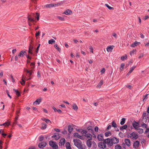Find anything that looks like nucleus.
<instances>
[{"mask_svg": "<svg viewBox=\"0 0 149 149\" xmlns=\"http://www.w3.org/2000/svg\"><path fill=\"white\" fill-rule=\"evenodd\" d=\"M111 125H108L106 129L107 130L110 129L111 128Z\"/></svg>", "mask_w": 149, "mask_h": 149, "instance_id": "nucleus-63", "label": "nucleus"}, {"mask_svg": "<svg viewBox=\"0 0 149 149\" xmlns=\"http://www.w3.org/2000/svg\"><path fill=\"white\" fill-rule=\"evenodd\" d=\"M127 59V56L126 54H125L124 56H123L120 57V59L122 61H124L125 60Z\"/></svg>", "mask_w": 149, "mask_h": 149, "instance_id": "nucleus-35", "label": "nucleus"}, {"mask_svg": "<svg viewBox=\"0 0 149 149\" xmlns=\"http://www.w3.org/2000/svg\"><path fill=\"white\" fill-rule=\"evenodd\" d=\"M136 67V66L135 65L133 66L132 67H131L130 68V71L127 74V75H129L131 73Z\"/></svg>", "mask_w": 149, "mask_h": 149, "instance_id": "nucleus-19", "label": "nucleus"}, {"mask_svg": "<svg viewBox=\"0 0 149 149\" xmlns=\"http://www.w3.org/2000/svg\"><path fill=\"white\" fill-rule=\"evenodd\" d=\"M57 18L61 21H63L64 20V18L63 17H61L60 16H58Z\"/></svg>", "mask_w": 149, "mask_h": 149, "instance_id": "nucleus-53", "label": "nucleus"}, {"mask_svg": "<svg viewBox=\"0 0 149 149\" xmlns=\"http://www.w3.org/2000/svg\"><path fill=\"white\" fill-rule=\"evenodd\" d=\"M52 138H54L55 139L57 140L60 138V136L59 135H54L52 136Z\"/></svg>", "mask_w": 149, "mask_h": 149, "instance_id": "nucleus-24", "label": "nucleus"}, {"mask_svg": "<svg viewBox=\"0 0 149 149\" xmlns=\"http://www.w3.org/2000/svg\"><path fill=\"white\" fill-rule=\"evenodd\" d=\"M54 47L58 51H60L61 49L58 47V45L57 44H55L54 45Z\"/></svg>", "mask_w": 149, "mask_h": 149, "instance_id": "nucleus-45", "label": "nucleus"}, {"mask_svg": "<svg viewBox=\"0 0 149 149\" xmlns=\"http://www.w3.org/2000/svg\"><path fill=\"white\" fill-rule=\"evenodd\" d=\"M65 143V140L64 138H62L60 140V141L59 143V145L60 146H64V145Z\"/></svg>", "mask_w": 149, "mask_h": 149, "instance_id": "nucleus-6", "label": "nucleus"}, {"mask_svg": "<svg viewBox=\"0 0 149 149\" xmlns=\"http://www.w3.org/2000/svg\"><path fill=\"white\" fill-rule=\"evenodd\" d=\"M112 126L113 127L116 128L117 126V125L114 121H113L111 123Z\"/></svg>", "mask_w": 149, "mask_h": 149, "instance_id": "nucleus-38", "label": "nucleus"}, {"mask_svg": "<svg viewBox=\"0 0 149 149\" xmlns=\"http://www.w3.org/2000/svg\"><path fill=\"white\" fill-rule=\"evenodd\" d=\"M39 140L40 141H42L44 139V137L43 136H40L39 138Z\"/></svg>", "mask_w": 149, "mask_h": 149, "instance_id": "nucleus-52", "label": "nucleus"}, {"mask_svg": "<svg viewBox=\"0 0 149 149\" xmlns=\"http://www.w3.org/2000/svg\"><path fill=\"white\" fill-rule=\"evenodd\" d=\"M126 119L125 118H123L121 120V121L120 122V124L121 125H123L125 123Z\"/></svg>", "mask_w": 149, "mask_h": 149, "instance_id": "nucleus-39", "label": "nucleus"}, {"mask_svg": "<svg viewBox=\"0 0 149 149\" xmlns=\"http://www.w3.org/2000/svg\"><path fill=\"white\" fill-rule=\"evenodd\" d=\"M10 76L11 78V79H12V81L14 83V82H15V79H14V78H13V76H12V75H10Z\"/></svg>", "mask_w": 149, "mask_h": 149, "instance_id": "nucleus-62", "label": "nucleus"}, {"mask_svg": "<svg viewBox=\"0 0 149 149\" xmlns=\"http://www.w3.org/2000/svg\"><path fill=\"white\" fill-rule=\"evenodd\" d=\"M13 91L15 92L16 95L18 96H19L20 95V93L18 91V90L15 89H13Z\"/></svg>", "mask_w": 149, "mask_h": 149, "instance_id": "nucleus-40", "label": "nucleus"}, {"mask_svg": "<svg viewBox=\"0 0 149 149\" xmlns=\"http://www.w3.org/2000/svg\"><path fill=\"white\" fill-rule=\"evenodd\" d=\"M87 133L90 132L92 134L94 133L93 130L91 126H89L87 127Z\"/></svg>", "mask_w": 149, "mask_h": 149, "instance_id": "nucleus-14", "label": "nucleus"}, {"mask_svg": "<svg viewBox=\"0 0 149 149\" xmlns=\"http://www.w3.org/2000/svg\"><path fill=\"white\" fill-rule=\"evenodd\" d=\"M41 102V98L37 99L33 103L34 105L39 104Z\"/></svg>", "mask_w": 149, "mask_h": 149, "instance_id": "nucleus-16", "label": "nucleus"}, {"mask_svg": "<svg viewBox=\"0 0 149 149\" xmlns=\"http://www.w3.org/2000/svg\"><path fill=\"white\" fill-rule=\"evenodd\" d=\"M85 136L88 139V140L92 139V134L90 133H87Z\"/></svg>", "mask_w": 149, "mask_h": 149, "instance_id": "nucleus-15", "label": "nucleus"}, {"mask_svg": "<svg viewBox=\"0 0 149 149\" xmlns=\"http://www.w3.org/2000/svg\"><path fill=\"white\" fill-rule=\"evenodd\" d=\"M55 41L53 39H51L48 41V43L49 44H52L53 43H55Z\"/></svg>", "mask_w": 149, "mask_h": 149, "instance_id": "nucleus-42", "label": "nucleus"}, {"mask_svg": "<svg viewBox=\"0 0 149 149\" xmlns=\"http://www.w3.org/2000/svg\"><path fill=\"white\" fill-rule=\"evenodd\" d=\"M47 145L46 143V142H43L41 143H40L38 144V147L39 148H43L45 147Z\"/></svg>", "mask_w": 149, "mask_h": 149, "instance_id": "nucleus-12", "label": "nucleus"}, {"mask_svg": "<svg viewBox=\"0 0 149 149\" xmlns=\"http://www.w3.org/2000/svg\"><path fill=\"white\" fill-rule=\"evenodd\" d=\"M106 139L103 140V142H100L98 143V146L99 147L102 148L104 149L107 147L106 144L107 145V140H106Z\"/></svg>", "mask_w": 149, "mask_h": 149, "instance_id": "nucleus-3", "label": "nucleus"}, {"mask_svg": "<svg viewBox=\"0 0 149 149\" xmlns=\"http://www.w3.org/2000/svg\"><path fill=\"white\" fill-rule=\"evenodd\" d=\"M103 81L102 80H101L100 81L99 84L97 85V86L99 87V88L103 84Z\"/></svg>", "mask_w": 149, "mask_h": 149, "instance_id": "nucleus-44", "label": "nucleus"}, {"mask_svg": "<svg viewBox=\"0 0 149 149\" xmlns=\"http://www.w3.org/2000/svg\"><path fill=\"white\" fill-rule=\"evenodd\" d=\"M98 128L97 126H95V127L94 130L95 132H97L98 131Z\"/></svg>", "mask_w": 149, "mask_h": 149, "instance_id": "nucleus-64", "label": "nucleus"}, {"mask_svg": "<svg viewBox=\"0 0 149 149\" xmlns=\"http://www.w3.org/2000/svg\"><path fill=\"white\" fill-rule=\"evenodd\" d=\"M142 127L143 128H146L147 127V125L145 123H143L141 125Z\"/></svg>", "mask_w": 149, "mask_h": 149, "instance_id": "nucleus-56", "label": "nucleus"}, {"mask_svg": "<svg viewBox=\"0 0 149 149\" xmlns=\"http://www.w3.org/2000/svg\"><path fill=\"white\" fill-rule=\"evenodd\" d=\"M127 126L126 125H125L124 126H121L120 127V130H123L126 129L127 128Z\"/></svg>", "mask_w": 149, "mask_h": 149, "instance_id": "nucleus-36", "label": "nucleus"}, {"mask_svg": "<svg viewBox=\"0 0 149 149\" xmlns=\"http://www.w3.org/2000/svg\"><path fill=\"white\" fill-rule=\"evenodd\" d=\"M54 6L53 3H50L46 5L45 6V7L46 8H51V7H53Z\"/></svg>", "mask_w": 149, "mask_h": 149, "instance_id": "nucleus-28", "label": "nucleus"}, {"mask_svg": "<svg viewBox=\"0 0 149 149\" xmlns=\"http://www.w3.org/2000/svg\"><path fill=\"white\" fill-rule=\"evenodd\" d=\"M42 126L41 127L42 130H45L46 128L47 127V125L45 123L42 124Z\"/></svg>", "mask_w": 149, "mask_h": 149, "instance_id": "nucleus-26", "label": "nucleus"}, {"mask_svg": "<svg viewBox=\"0 0 149 149\" xmlns=\"http://www.w3.org/2000/svg\"><path fill=\"white\" fill-rule=\"evenodd\" d=\"M74 145L79 149H86V146L83 145L81 141L78 139H75L73 140Z\"/></svg>", "mask_w": 149, "mask_h": 149, "instance_id": "nucleus-2", "label": "nucleus"}, {"mask_svg": "<svg viewBox=\"0 0 149 149\" xmlns=\"http://www.w3.org/2000/svg\"><path fill=\"white\" fill-rule=\"evenodd\" d=\"M136 51V50L133 49L132 51H131L130 52V54L131 56H132L134 54V52Z\"/></svg>", "mask_w": 149, "mask_h": 149, "instance_id": "nucleus-50", "label": "nucleus"}, {"mask_svg": "<svg viewBox=\"0 0 149 149\" xmlns=\"http://www.w3.org/2000/svg\"><path fill=\"white\" fill-rule=\"evenodd\" d=\"M50 146L54 149H57L58 147L55 142L53 141H50L49 142Z\"/></svg>", "mask_w": 149, "mask_h": 149, "instance_id": "nucleus-5", "label": "nucleus"}, {"mask_svg": "<svg viewBox=\"0 0 149 149\" xmlns=\"http://www.w3.org/2000/svg\"><path fill=\"white\" fill-rule=\"evenodd\" d=\"M3 75V71L1 70L0 72V77H2Z\"/></svg>", "mask_w": 149, "mask_h": 149, "instance_id": "nucleus-61", "label": "nucleus"}, {"mask_svg": "<svg viewBox=\"0 0 149 149\" xmlns=\"http://www.w3.org/2000/svg\"><path fill=\"white\" fill-rule=\"evenodd\" d=\"M26 54V51H21L19 54L18 55V56L19 58H20L21 57H23L24 56V55H25Z\"/></svg>", "mask_w": 149, "mask_h": 149, "instance_id": "nucleus-13", "label": "nucleus"}, {"mask_svg": "<svg viewBox=\"0 0 149 149\" xmlns=\"http://www.w3.org/2000/svg\"><path fill=\"white\" fill-rule=\"evenodd\" d=\"M73 130V128L72 126L69 125L68 126V130L70 133H71Z\"/></svg>", "mask_w": 149, "mask_h": 149, "instance_id": "nucleus-23", "label": "nucleus"}, {"mask_svg": "<svg viewBox=\"0 0 149 149\" xmlns=\"http://www.w3.org/2000/svg\"><path fill=\"white\" fill-rule=\"evenodd\" d=\"M40 44H39L38 46L37 47V49H36V52L37 53L38 52V51L39 48L40 47Z\"/></svg>", "mask_w": 149, "mask_h": 149, "instance_id": "nucleus-59", "label": "nucleus"}, {"mask_svg": "<svg viewBox=\"0 0 149 149\" xmlns=\"http://www.w3.org/2000/svg\"><path fill=\"white\" fill-rule=\"evenodd\" d=\"M105 6L107 7V8L109 9V10H112V9H113V7H112L111 6H109L107 4H105Z\"/></svg>", "mask_w": 149, "mask_h": 149, "instance_id": "nucleus-47", "label": "nucleus"}, {"mask_svg": "<svg viewBox=\"0 0 149 149\" xmlns=\"http://www.w3.org/2000/svg\"><path fill=\"white\" fill-rule=\"evenodd\" d=\"M66 15H70L72 13V12L71 10L69 9H67L65 10L63 13Z\"/></svg>", "mask_w": 149, "mask_h": 149, "instance_id": "nucleus-17", "label": "nucleus"}, {"mask_svg": "<svg viewBox=\"0 0 149 149\" xmlns=\"http://www.w3.org/2000/svg\"><path fill=\"white\" fill-rule=\"evenodd\" d=\"M25 71L26 72L27 74H28V75L29 76V77L27 79V80H29L31 79V78L30 77L32 74V70H29L26 69L25 70Z\"/></svg>", "mask_w": 149, "mask_h": 149, "instance_id": "nucleus-8", "label": "nucleus"}, {"mask_svg": "<svg viewBox=\"0 0 149 149\" xmlns=\"http://www.w3.org/2000/svg\"><path fill=\"white\" fill-rule=\"evenodd\" d=\"M104 135L102 134H100L97 136V139L98 141H103Z\"/></svg>", "mask_w": 149, "mask_h": 149, "instance_id": "nucleus-10", "label": "nucleus"}, {"mask_svg": "<svg viewBox=\"0 0 149 149\" xmlns=\"http://www.w3.org/2000/svg\"><path fill=\"white\" fill-rule=\"evenodd\" d=\"M146 113L145 112V113H143V114L142 115V118H143V119H144V118L146 117Z\"/></svg>", "mask_w": 149, "mask_h": 149, "instance_id": "nucleus-57", "label": "nucleus"}, {"mask_svg": "<svg viewBox=\"0 0 149 149\" xmlns=\"http://www.w3.org/2000/svg\"><path fill=\"white\" fill-rule=\"evenodd\" d=\"M27 18L28 20L31 22H33L35 21V19L34 18H32L30 17L29 16L27 17Z\"/></svg>", "mask_w": 149, "mask_h": 149, "instance_id": "nucleus-46", "label": "nucleus"}, {"mask_svg": "<svg viewBox=\"0 0 149 149\" xmlns=\"http://www.w3.org/2000/svg\"><path fill=\"white\" fill-rule=\"evenodd\" d=\"M149 95V94H147L143 96L144 98L143 100V102H145L147 99L148 98V97H147V95Z\"/></svg>", "mask_w": 149, "mask_h": 149, "instance_id": "nucleus-43", "label": "nucleus"}, {"mask_svg": "<svg viewBox=\"0 0 149 149\" xmlns=\"http://www.w3.org/2000/svg\"><path fill=\"white\" fill-rule=\"evenodd\" d=\"M139 142L138 141L134 142L133 143V148L135 149H139Z\"/></svg>", "mask_w": 149, "mask_h": 149, "instance_id": "nucleus-7", "label": "nucleus"}, {"mask_svg": "<svg viewBox=\"0 0 149 149\" xmlns=\"http://www.w3.org/2000/svg\"><path fill=\"white\" fill-rule=\"evenodd\" d=\"M91 140H88L86 141V144L88 147L89 148H90L91 147L92 143L91 142Z\"/></svg>", "mask_w": 149, "mask_h": 149, "instance_id": "nucleus-21", "label": "nucleus"}, {"mask_svg": "<svg viewBox=\"0 0 149 149\" xmlns=\"http://www.w3.org/2000/svg\"><path fill=\"white\" fill-rule=\"evenodd\" d=\"M130 136L129 135L127 136L128 137H129L132 139H136L138 137V134L135 132H133L130 134Z\"/></svg>", "mask_w": 149, "mask_h": 149, "instance_id": "nucleus-4", "label": "nucleus"}, {"mask_svg": "<svg viewBox=\"0 0 149 149\" xmlns=\"http://www.w3.org/2000/svg\"><path fill=\"white\" fill-rule=\"evenodd\" d=\"M18 116H19V115L17 114V116L15 117V120H14V122L13 123L14 125L17 124V121L18 120Z\"/></svg>", "mask_w": 149, "mask_h": 149, "instance_id": "nucleus-30", "label": "nucleus"}, {"mask_svg": "<svg viewBox=\"0 0 149 149\" xmlns=\"http://www.w3.org/2000/svg\"><path fill=\"white\" fill-rule=\"evenodd\" d=\"M137 130V132L140 134H142L143 132V130L141 128H138L137 130Z\"/></svg>", "mask_w": 149, "mask_h": 149, "instance_id": "nucleus-31", "label": "nucleus"}, {"mask_svg": "<svg viewBox=\"0 0 149 149\" xmlns=\"http://www.w3.org/2000/svg\"><path fill=\"white\" fill-rule=\"evenodd\" d=\"M124 142L125 144L128 147L130 146L131 145L130 140L128 139H125L124 140Z\"/></svg>", "mask_w": 149, "mask_h": 149, "instance_id": "nucleus-11", "label": "nucleus"}, {"mask_svg": "<svg viewBox=\"0 0 149 149\" xmlns=\"http://www.w3.org/2000/svg\"><path fill=\"white\" fill-rule=\"evenodd\" d=\"M111 133L110 131H108L106 132L105 133V136L106 137H108L109 136H111Z\"/></svg>", "mask_w": 149, "mask_h": 149, "instance_id": "nucleus-27", "label": "nucleus"}, {"mask_svg": "<svg viewBox=\"0 0 149 149\" xmlns=\"http://www.w3.org/2000/svg\"><path fill=\"white\" fill-rule=\"evenodd\" d=\"M105 69L104 68H102V70H101L100 72L102 73H104L105 72Z\"/></svg>", "mask_w": 149, "mask_h": 149, "instance_id": "nucleus-60", "label": "nucleus"}, {"mask_svg": "<svg viewBox=\"0 0 149 149\" xmlns=\"http://www.w3.org/2000/svg\"><path fill=\"white\" fill-rule=\"evenodd\" d=\"M92 144L93 145V148H96L97 147V145L96 144V143L95 142L93 141V142H92Z\"/></svg>", "mask_w": 149, "mask_h": 149, "instance_id": "nucleus-48", "label": "nucleus"}, {"mask_svg": "<svg viewBox=\"0 0 149 149\" xmlns=\"http://www.w3.org/2000/svg\"><path fill=\"white\" fill-rule=\"evenodd\" d=\"M74 136L75 137L79 138L81 135L78 133L75 132L74 133Z\"/></svg>", "mask_w": 149, "mask_h": 149, "instance_id": "nucleus-34", "label": "nucleus"}, {"mask_svg": "<svg viewBox=\"0 0 149 149\" xmlns=\"http://www.w3.org/2000/svg\"><path fill=\"white\" fill-rule=\"evenodd\" d=\"M42 120L43 121H45L47 124L49 123H51V121L49 119H46L45 118H44L42 119Z\"/></svg>", "mask_w": 149, "mask_h": 149, "instance_id": "nucleus-32", "label": "nucleus"}, {"mask_svg": "<svg viewBox=\"0 0 149 149\" xmlns=\"http://www.w3.org/2000/svg\"><path fill=\"white\" fill-rule=\"evenodd\" d=\"M106 140L107 141V143L108 147H111L114 144H117L119 142V139L114 137L107 138Z\"/></svg>", "mask_w": 149, "mask_h": 149, "instance_id": "nucleus-1", "label": "nucleus"}, {"mask_svg": "<svg viewBox=\"0 0 149 149\" xmlns=\"http://www.w3.org/2000/svg\"><path fill=\"white\" fill-rule=\"evenodd\" d=\"M139 123L135 121L132 124V126L136 130H137L138 128L139 127Z\"/></svg>", "mask_w": 149, "mask_h": 149, "instance_id": "nucleus-9", "label": "nucleus"}, {"mask_svg": "<svg viewBox=\"0 0 149 149\" xmlns=\"http://www.w3.org/2000/svg\"><path fill=\"white\" fill-rule=\"evenodd\" d=\"M72 106V108L75 110H77L78 109V107L76 104H73Z\"/></svg>", "mask_w": 149, "mask_h": 149, "instance_id": "nucleus-37", "label": "nucleus"}, {"mask_svg": "<svg viewBox=\"0 0 149 149\" xmlns=\"http://www.w3.org/2000/svg\"><path fill=\"white\" fill-rule=\"evenodd\" d=\"M36 15L37 16V20H38L39 19L40 14L38 13H36Z\"/></svg>", "mask_w": 149, "mask_h": 149, "instance_id": "nucleus-58", "label": "nucleus"}, {"mask_svg": "<svg viewBox=\"0 0 149 149\" xmlns=\"http://www.w3.org/2000/svg\"><path fill=\"white\" fill-rule=\"evenodd\" d=\"M22 82L20 81V83L22 85H24V84H25V81H24V80L23 79H22Z\"/></svg>", "mask_w": 149, "mask_h": 149, "instance_id": "nucleus-51", "label": "nucleus"}, {"mask_svg": "<svg viewBox=\"0 0 149 149\" xmlns=\"http://www.w3.org/2000/svg\"><path fill=\"white\" fill-rule=\"evenodd\" d=\"M10 125V122H6L5 123L0 125L1 126H6L7 125V126H9Z\"/></svg>", "mask_w": 149, "mask_h": 149, "instance_id": "nucleus-33", "label": "nucleus"}, {"mask_svg": "<svg viewBox=\"0 0 149 149\" xmlns=\"http://www.w3.org/2000/svg\"><path fill=\"white\" fill-rule=\"evenodd\" d=\"M35 63L34 62H33L31 63L30 66L32 67V68H34V67Z\"/></svg>", "mask_w": 149, "mask_h": 149, "instance_id": "nucleus-54", "label": "nucleus"}, {"mask_svg": "<svg viewBox=\"0 0 149 149\" xmlns=\"http://www.w3.org/2000/svg\"><path fill=\"white\" fill-rule=\"evenodd\" d=\"M66 147L67 149H71L70 143L67 142L66 143Z\"/></svg>", "mask_w": 149, "mask_h": 149, "instance_id": "nucleus-25", "label": "nucleus"}, {"mask_svg": "<svg viewBox=\"0 0 149 149\" xmlns=\"http://www.w3.org/2000/svg\"><path fill=\"white\" fill-rule=\"evenodd\" d=\"M6 92L8 97H10V99H11L12 98V97L11 96L9 95L8 91V90H6Z\"/></svg>", "mask_w": 149, "mask_h": 149, "instance_id": "nucleus-55", "label": "nucleus"}, {"mask_svg": "<svg viewBox=\"0 0 149 149\" xmlns=\"http://www.w3.org/2000/svg\"><path fill=\"white\" fill-rule=\"evenodd\" d=\"M125 65V64L124 63H122L120 66V69L121 70V69H123L124 68Z\"/></svg>", "mask_w": 149, "mask_h": 149, "instance_id": "nucleus-49", "label": "nucleus"}, {"mask_svg": "<svg viewBox=\"0 0 149 149\" xmlns=\"http://www.w3.org/2000/svg\"><path fill=\"white\" fill-rule=\"evenodd\" d=\"M87 130H82L81 131V133L84 136H85V135L87 134Z\"/></svg>", "mask_w": 149, "mask_h": 149, "instance_id": "nucleus-29", "label": "nucleus"}, {"mask_svg": "<svg viewBox=\"0 0 149 149\" xmlns=\"http://www.w3.org/2000/svg\"><path fill=\"white\" fill-rule=\"evenodd\" d=\"M139 44H140V42L135 41L134 43L130 45V47H134Z\"/></svg>", "mask_w": 149, "mask_h": 149, "instance_id": "nucleus-18", "label": "nucleus"}, {"mask_svg": "<svg viewBox=\"0 0 149 149\" xmlns=\"http://www.w3.org/2000/svg\"><path fill=\"white\" fill-rule=\"evenodd\" d=\"M33 49V46L31 45H30L29 49V51L28 52L29 54H33V53L32 52V49Z\"/></svg>", "mask_w": 149, "mask_h": 149, "instance_id": "nucleus-22", "label": "nucleus"}, {"mask_svg": "<svg viewBox=\"0 0 149 149\" xmlns=\"http://www.w3.org/2000/svg\"><path fill=\"white\" fill-rule=\"evenodd\" d=\"M114 47V46L113 45L112 46H109L107 47V50L108 52H109L111 51L113 49V47Z\"/></svg>", "mask_w": 149, "mask_h": 149, "instance_id": "nucleus-20", "label": "nucleus"}, {"mask_svg": "<svg viewBox=\"0 0 149 149\" xmlns=\"http://www.w3.org/2000/svg\"><path fill=\"white\" fill-rule=\"evenodd\" d=\"M115 149H122V147L119 144H117L115 146Z\"/></svg>", "mask_w": 149, "mask_h": 149, "instance_id": "nucleus-41", "label": "nucleus"}]
</instances>
